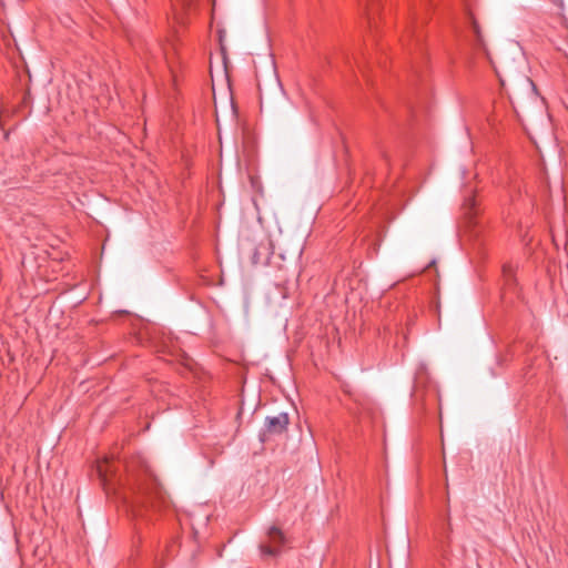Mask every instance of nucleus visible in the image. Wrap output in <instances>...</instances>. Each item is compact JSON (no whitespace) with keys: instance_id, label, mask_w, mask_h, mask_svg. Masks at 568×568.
Segmentation results:
<instances>
[{"instance_id":"nucleus-7","label":"nucleus","mask_w":568,"mask_h":568,"mask_svg":"<svg viewBox=\"0 0 568 568\" xmlns=\"http://www.w3.org/2000/svg\"><path fill=\"white\" fill-rule=\"evenodd\" d=\"M219 41H220V49H221L223 64L226 68V64H227V52H226V47L224 44V34H223L222 31L219 32Z\"/></svg>"},{"instance_id":"nucleus-10","label":"nucleus","mask_w":568,"mask_h":568,"mask_svg":"<svg viewBox=\"0 0 568 568\" xmlns=\"http://www.w3.org/2000/svg\"><path fill=\"white\" fill-rule=\"evenodd\" d=\"M506 93L508 95V99H509L510 103L514 105V97H513V94L508 93V92H506Z\"/></svg>"},{"instance_id":"nucleus-8","label":"nucleus","mask_w":568,"mask_h":568,"mask_svg":"<svg viewBox=\"0 0 568 568\" xmlns=\"http://www.w3.org/2000/svg\"><path fill=\"white\" fill-rule=\"evenodd\" d=\"M550 2H552L554 4H556L558 7V9H560L561 11L564 10L565 6H564V0H549Z\"/></svg>"},{"instance_id":"nucleus-9","label":"nucleus","mask_w":568,"mask_h":568,"mask_svg":"<svg viewBox=\"0 0 568 568\" xmlns=\"http://www.w3.org/2000/svg\"><path fill=\"white\" fill-rule=\"evenodd\" d=\"M508 272L510 273L511 272V267L510 266H504V273L505 274H508Z\"/></svg>"},{"instance_id":"nucleus-3","label":"nucleus","mask_w":568,"mask_h":568,"mask_svg":"<svg viewBox=\"0 0 568 568\" xmlns=\"http://www.w3.org/2000/svg\"><path fill=\"white\" fill-rule=\"evenodd\" d=\"M118 467L113 458L104 457L97 462V473L103 486L109 485L116 477Z\"/></svg>"},{"instance_id":"nucleus-6","label":"nucleus","mask_w":568,"mask_h":568,"mask_svg":"<svg viewBox=\"0 0 568 568\" xmlns=\"http://www.w3.org/2000/svg\"><path fill=\"white\" fill-rule=\"evenodd\" d=\"M517 89L519 91L525 92L526 95H528V97H534L537 93L535 83L528 77H524V78L519 79V81L517 83Z\"/></svg>"},{"instance_id":"nucleus-12","label":"nucleus","mask_w":568,"mask_h":568,"mask_svg":"<svg viewBox=\"0 0 568 568\" xmlns=\"http://www.w3.org/2000/svg\"><path fill=\"white\" fill-rule=\"evenodd\" d=\"M448 529L452 530V524L449 520H448Z\"/></svg>"},{"instance_id":"nucleus-2","label":"nucleus","mask_w":568,"mask_h":568,"mask_svg":"<svg viewBox=\"0 0 568 568\" xmlns=\"http://www.w3.org/2000/svg\"><path fill=\"white\" fill-rule=\"evenodd\" d=\"M267 542H263L260 546L261 554L268 557L277 556L286 542L283 531L273 526L267 532Z\"/></svg>"},{"instance_id":"nucleus-4","label":"nucleus","mask_w":568,"mask_h":568,"mask_svg":"<svg viewBox=\"0 0 568 568\" xmlns=\"http://www.w3.org/2000/svg\"><path fill=\"white\" fill-rule=\"evenodd\" d=\"M288 415L280 413L276 416L266 417L265 425L268 434H282L287 429Z\"/></svg>"},{"instance_id":"nucleus-11","label":"nucleus","mask_w":568,"mask_h":568,"mask_svg":"<svg viewBox=\"0 0 568 568\" xmlns=\"http://www.w3.org/2000/svg\"><path fill=\"white\" fill-rule=\"evenodd\" d=\"M499 82H500L501 88L505 89V82L500 77H499Z\"/></svg>"},{"instance_id":"nucleus-1","label":"nucleus","mask_w":568,"mask_h":568,"mask_svg":"<svg viewBox=\"0 0 568 568\" xmlns=\"http://www.w3.org/2000/svg\"><path fill=\"white\" fill-rule=\"evenodd\" d=\"M126 471V498L135 516H143L148 510H156L165 504L163 488L148 466L141 465L135 470L133 465H128Z\"/></svg>"},{"instance_id":"nucleus-5","label":"nucleus","mask_w":568,"mask_h":568,"mask_svg":"<svg viewBox=\"0 0 568 568\" xmlns=\"http://www.w3.org/2000/svg\"><path fill=\"white\" fill-rule=\"evenodd\" d=\"M471 29H473V32H474V36H475V45L478 49L484 51V53L486 54V57L489 60L490 64L494 67L493 61L490 59L489 51L487 49V45H486V42H485V39H484V34L481 32V29H480L478 22L474 18H471Z\"/></svg>"}]
</instances>
